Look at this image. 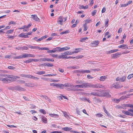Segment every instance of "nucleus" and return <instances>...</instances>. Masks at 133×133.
<instances>
[{"instance_id": "1", "label": "nucleus", "mask_w": 133, "mask_h": 133, "mask_svg": "<svg viewBox=\"0 0 133 133\" xmlns=\"http://www.w3.org/2000/svg\"><path fill=\"white\" fill-rule=\"evenodd\" d=\"M19 78V77L11 75H3L0 77V81H2L3 83H8L14 81L17 78Z\"/></svg>"}, {"instance_id": "2", "label": "nucleus", "mask_w": 133, "mask_h": 133, "mask_svg": "<svg viewBox=\"0 0 133 133\" xmlns=\"http://www.w3.org/2000/svg\"><path fill=\"white\" fill-rule=\"evenodd\" d=\"M127 78L126 76H123L121 77H118L116 78V81L121 82H125Z\"/></svg>"}, {"instance_id": "3", "label": "nucleus", "mask_w": 133, "mask_h": 133, "mask_svg": "<svg viewBox=\"0 0 133 133\" xmlns=\"http://www.w3.org/2000/svg\"><path fill=\"white\" fill-rule=\"evenodd\" d=\"M66 18H64L62 17H60L57 19L58 23L59 24L62 25L63 22L66 20Z\"/></svg>"}, {"instance_id": "4", "label": "nucleus", "mask_w": 133, "mask_h": 133, "mask_svg": "<svg viewBox=\"0 0 133 133\" xmlns=\"http://www.w3.org/2000/svg\"><path fill=\"white\" fill-rule=\"evenodd\" d=\"M99 43V42L98 41H95L92 42L90 44V45L92 47L97 46Z\"/></svg>"}, {"instance_id": "5", "label": "nucleus", "mask_w": 133, "mask_h": 133, "mask_svg": "<svg viewBox=\"0 0 133 133\" xmlns=\"http://www.w3.org/2000/svg\"><path fill=\"white\" fill-rule=\"evenodd\" d=\"M23 58H28L29 57H34L35 56L34 55L27 53H24L22 54Z\"/></svg>"}, {"instance_id": "6", "label": "nucleus", "mask_w": 133, "mask_h": 133, "mask_svg": "<svg viewBox=\"0 0 133 133\" xmlns=\"http://www.w3.org/2000/svg\"><path fill=\"white\" fill-rule=\"evenodd\" d=\"M102 85L99 84H97L95 85H93L91 84L90 87L94 88H101L102 87Z\"/></svg>"}, {"instance_id": "7", "label": "nucleus", "mask_w": 133, "mask_h": 133, "mask_svg": "<svg viewBox=\"0 0 133 133\" xmlns=\"http://www.w3.org/2000/svg\"><path fill=\"white\" fill-rule=\"evenodd\" d=\"M79 51H74L73 52H71L69 51H66L64 52L65 56L67 55H70L74 54V53H77Z\"/></svg>"}, {"instance_id": "8", "label": "nucleus", "mask_w": 133, "mask_h": 133, "mask_svg": "<svg viewBox=\"0 0 133 133\" xmlns=\"http://www.w3.org/2000/svg\"><path fill=\"white\" fill-rule=\"evenodd\" d=\"M79 100L81 101L85 102L86 101H87L89 103H91V101L89 100L88 98H87L86 97H83L82 98H79Z\"/></svg>"}, {"instance_id": "9", "label": "nucleus", "mask_w": 133, "mask_h": 133, "mask_svg": "<svg viewBox=\"0 0 133 133\" xmlns=\"http://www.w3.org/2000/svg\"><path fill=\"white\" fill-rule=\"evenodd\" d=\"M96 94H97V95L96 96H102V91L99 90H96L95 91Z\"/></svg>"}, {"instance_id": "10", "label": "nucleus", "mask_w": 133, "mask_h": 133, "mask_svg": "<svg viewBox=\"0 0 133 133\" xmlns=\"http://www.w3.org/2000/svg\"><path fill=\"white\" fill-rule=\"evenodd\" d=\"M67 59V56H65L64 53H62L61 54V55H58V59Z\"/></svg>"}, {"instance_id": "11", "label": "nucleus", "mask_w": 133, "mask_h": 133, "mask_svg": "<svg viewBox=\"0 0 133 133\" xmlns=\"http://www.w3.org/2000/svg\"><path fill=\"white\" fill-rule=\"evenodd\" d=\"M41 61L45 62L46 61H51L53 62L54 61V59H52L49 58H41Z\"/></svg>"}, {"instance_id": "12", "label": "nucleus", "mask_w": 133, "mask_h": 133, "mask_svg": "<svg viewBox=\"0 0 133 133\" xmlns=\"http://www.w3.org/2000/svg\"><path fill=\"white\" fill-rule=\"evenodd\" d=\"M65 86L66 87H70V88H68L67 90L68 91L72 90V88H73V85H71L70 84H65Z\"/></svg>"}, {"instance_id": "13", "label": "nucleus", "mask_w": 133, "mask_h": 133, "mask_svg": "<svg viewBox=\"0 0 133 133\" xmlns=\"http://www.w3.org/2000/svg\"><path fill=\"white\" fill-rule=\"evenodd\" d=\"M25 76L26 77L29 78H32L35 79H39V78H38L30 75H25Z\"/></svg>"}, {"instance_id": "14", "label": "nucleus", "mask_w": 133, "mask_h": 133, "mask_svg": "<svg viewBox=\"0 0 133 133\" xmlns=\"http://www.w3.org/2000/svg\"><path fill=\"white\" fill-rule=\"evenodd\" d=\"M31 17L35 21H38L39 20V18L37 17V16L36 15H31Z\"/></svg>"}, {"instance_id": "15", "label": "nucleus", "mask_w": 133, "mask_h": 133, "mask_svg": "<svg viewBox=\"0 0 133 133\" xmlns=\"http://www.w3.org/2000/svg\"><path fill=\"white\" fill-rule=\"evenodd\" d=\"M82 84L83 88H85L88 87H90L91 84L89 83H83Z\"/></svg>"}, {"instance_id": "16", "label": "nucleus", "mask_w": 133, "mask_h": 133, "mask_svg": "<svg viewBox=\"0 0 133 133\" xmlns=\"http://www.w3.org/2000/svg\"><path fill=\"white\" fill-rule=\"evenodd\" d=\"M119 48H122V49H128V47L127 45L126 44H122L118 47Z\"/></svg>"}, {"instance_id": "17", "label": "nucleus", "mask_w": 133, "mask_h": 133, "mask_svg": "<svg viewBox=\"0 0 133 133\" xmlns=\"http://www.w3.org/2000/svg\"><path fill=\"white\" fill-rule=\"evenodd\" d=\"M122 112L124 114L127 115H131L132 116V114L129 112L128 111L122 110Z\"/></svg>"}, {"instance_id": "18", "label": "nucleus", "mask_w": 133, "mask_h": 133, "mask_svg": "<svg viewBox=\"0 0 133 133\" xmlns=\"http://www.w3.org/2000/svg\"><path fill=\"white\" fill-rule=\"evenodd\" d=\"M112 87L116 88H118L119 87V84L117 83H116L115 84H112Z\"/></svg>"}, {"instance_id": "19", "label": "nucleus", "mask_w": 133, "mask_h": 133, "mask_svg": "<svg viewBox=\"0 0 133 133\" xmlns=\"http://www.w3.org/2000/svg\"><path fill=\"white\" fill-rule=\"evenodd\" d=\"M49 115L51 117L55 118H57L59 116L57 114H49Z\"/></svg>"}, {"instance_id": "20", "label": "nucleus", "mask_w": 133, "mask_h": 133, "mask_svg": "<svg viewBox=\"0 0 133 133\" xmlns=\"http://www.w3.org/2000/svg\"><path fill=\"white\" fill-rule=\"evenodd\" d=\"M107 78V76H101L100 77V78L99 79V80L100 81H104L105 79Z\"/></svg>"}, {"instance_id": "21", "label": "nucleus", "mask_w": 133, "mask_h": 133, "mask_svg": "<svg viewBox=\"0 0 133 133\" xmlns=\"http://www.w3.org/2000/svg\"><path fill=\"white\" fill-rule=\"evenodd\" d=\"M50 85L51 86H55L56 87H61V84H58L54 83L50 84Z\"/></svg>"}, {"instance_id": "22", "label": "nucleus", "mask_w": 133, "mask_h": 133, "mask_svg": "<svg viewBox=\"0 0 133 133\" xmlns=\"http://www.w3.org/2000/svg\"><path fill=\"white\" fill-rule=\"evenodd\" d=\"M62 51L65 50H67L70 49V48L68 46H65V47L61 48Z\"/></svg>"}, {"instance_id": "23", "label": "nucleus", "mask_w": 133, "mask_h": 133, "mask_svg": "<svg viewBox=\"0 0 133 133\" xmlns=\"http://www.w3.org/2000/svg\"><path fill=\"white\" fill-rule=\"evenodd\" d=\"M42 120L43 122H44L45 123H47L46 121L47 120V119L44 116H43L42 117Z\"/></svg>"}, {"instance_id": "24", "label": "nucleus", "mask_w": 133, "mask_h": 133, "mask_svg": "<svg viewBox=\"0 0 133 133\" xmlns=\"http://www.w3.org/2000/svg\"><path fill=\"white\" fill-rule=\"evenodd\" d=\"M102 96H106L108 97H111V95L108 92H105L103 94H102Z\"/></svg>"}, {"instance_id": "25", "label": "nucleus", "mask_w": 133, "mask_h": 133, "mask_svg": "<svg viewBox=\"0 0 133 133\" xmlns=\"http://www.w3.org/2000/svg\"><path fill=\"white\" fill-rule=\"evenodd\" d=\"M122 100V98H121L119 99L114 98L113 100L114 102L115 103H118L119 102L120 100Z\"/></svg>"}, {"instance_id": "26", "label": "nucleus", "mask_w": 133, "mask_h": 133, "mask_svg": "<svg viewBox=\"0 0 133 133\" xmlns=\"http://www.w3.org/2000/svg\"><path fill=\"white\" fill-rule=\"evenodd\" d=\"M44 65L45 66H49L50 67L53 66L52 64H49L48 63H44Z\"/></svg>"}, {"instance_id": "27", "label": "nucleus", "mask_w": 133, "mask_h": 133, "mask_svg": "<svg viewBox=\"0 0 133 133\" xmlns=\"http://www.w3.org/2000/svg\"><path fill=\"white\" fill-rule=\"evenodd\" d=\"M88 8V5H86L85 6H84L83 5H82L79 6V8L80 9H87Z\"/></svg>"}, {"instance_id": "28", "label": "nucleus", "mask_w": 133, "mask_h": 133, "mask_svg": "<svg viewBox=\"0 0 133 133\" xmlns=\"http://www.w3.org/2000/svg\"><path fill=\"white\" fill-rule=\"evenodd\" d=\"M82 84H80L78 85H73V88H83V87H82Z\"/></svg>"}, {"instance_id": "29", "label": "nucleus", "mask_w": 133, "mask_h": 133, "mask_svg": "<svg viewBox=\"0 0 133 133\" xmlns=\"http://www.w3.org/2000/svg\"><path fill=\"white\" fill-rule=\"evenodd\" d=\"M121 54L120 53L118 52H117L115 54H113L112 56V57L117 58L118 57V55H121Z\"/></svg>"}, {"instance_id": "30", "label": "nucleus", "mask_w": 133, "mask_h": 133, "mask_svg": "<svg viewBox=\"0 0 133 133\" xmlns=\"http://www.w3.org/2000/svg\"><path fill=\"white\" fill-rule=\"evenodd\" d=\"M28 47L29 48L32 49H38L39 48V47L37 46H32V45H29L28 46Z\"/></svg>"}, {"instance_id": "31", "label": "nucleus", "mask_w": 133, "mask_h": 133, "mask_svg": "<svg viewBox=\"0 0 133 133\" xmlns=\"http://www.w3.org/2000/svg\"><path fill=\"white\" fill-rule=\"evenodd\" d=\"M56 50V52H60L62 51L61 48L60 47H57L55 48Z\"/></svg>"}, {"instance_id": "32", "label": "nucleus", "mask_w": 133, "mask_h": 133, "mask_svg": "<svg viewBox=\"0 0 133 133\" xmlns=\"http://www.w3.org/2000/svg\"><path fill=\"white\" fill-rule=\"evenodd\" d=\"M45 73V72L44 71H38L36 73V74L39 75L44 74Z\"/></svg>"}, {"instance_id": "33", "label": "nucleus", "mask_w": 133, "mask_h": 133, "mask_svg": "<svg viewBox=\"0 0 133 133\" xmlns=\"http://www.w3.org/2000/svg\"><path fill=\"white\" fill-rule=\"evenodd\" d=\"M63 114L65 117L67 118H69V114L68 113L66 112H65L63 113Z\"/></svg>"}, {"instance_id": "34", "label": "nucleus", "mask_w": 133, "mask_h": 133, "mask_svg": "<svg viewBox=\"0 0 133 133\" xmlns=\"http://www.w3.org/2000/svg\"><path fill=\"white\" fill-rule=\"evenodd\" d=\"M51 55L54 58H57L58 59V55L57 54H52Z\"/></svg>"}, {"instance_id": "35", "label": "nucleus", "mask_w": 133, "mask_h": 133, "mask_svg": "<svg viewBox=\"0 0 133 133\" xmlns=\"http://www.w3.org/2000/svg\"><path fill=\"white\" fill-rule=\"evenodd\" d=\"M83 27H84V28L83 29V30L84 31H86L87 30L88 28L87 26V24H84L83 25Z\"/></svg>"}, {"instance_id": "36", "label": "nucleus", "mask_w": 133, "mask_h": 133, "mask_svg": "<svg viewBox=\"0 0 133 133\" xmlns=\"http://www.w3.org/2000/svg\"><path fill=\"white\" fill-rule=\"evenodd\" d=\"M72 128H70L68 127H65L63 128V129L65 131L70 130Z\"/></svg>"}, {"instance_id": "37", "label": "nucleus", "mask_w": 133, "mask_h": 133, "mask_svg": "<svg viewBox=\"0 0 133 133\" xmlns=\"http://www.w3.org/2000/svg\"><path fill=\"white\" fill-rule=\"evenodd\" d=\"M88 37L82 38L80 39V41L81 42H83L86 39H88Z\"/></svg>"}, {"instance_id": "38", "label": "nucleus", "mask_w": 133, "mask_h": 133, "mask_svg": "<svg viewBox=\"0 0 133 133\" xmlns=\"http://www.w3.org/2000/svg\"><path fill=\"white\" fill-rule=\"evenodd\" d=\"M69 31L68 30H66V31L62 32H61L60 33V35H63V34H66L68 33H69Z\"/></svg>"}, {"instance_id": "39", "label": "nucleus", "mask_w": 133, "mask_h": 133, "mask_svg": "<svg viewBox=\"0 0 133 133\" xmlns=\"http://www.w3.org/2000/svg\"><path fill=\"white\" fill-rule=\"evenodd\" d=\"M39 50H48L49 49L47 47H44V48H38Z\"/></svg>"}, {"instance_id": "40", "label": "nucleus", "mask_w": 133, "mask_h": 133, "mask_svg": "<svg viewBox=\"0 0 133 133\" xmlns=\"http://www.w3.org/2000/svg\"><path fill=\"white\" fill-rule=\"evenodd\" d=\"M39 111L41 113H42L43 114H45L46 113V111L44 109L40 110Z\"/></svg>"}, {"instance_id": "41", "label": "nucleus", "mask_w": 133, "mask_h": 133, "mask_svg": "<svg viewBox=\"0 0 133 133\" xmlns=\"http://www.w3.org/2000/svg\"><path fill=\"white\" fill-rule=\"evenodd\" d=\"M16 23L13 21H11L9 22L8 23V24L10 25L11 24H12L14 25H15L16 24Z\"/></svg>"}, {"instance_id": "42", "label": "nucleus", "mask_w": 133, "mask_h": 133, "mask_svg": "<svg viewBox=\"0 0 133 133\" xmlns=\"http://www.w3.org/2000/svg\"><path fill=\"white\" fill-rule=\"evenodd\" d=\"M14 30L13 29L9 30L6 32V33L7 34H11L13 32Z\"/></svg>"}, {"instance_id": "43", "label": "nucleus", "mask_w": 133, "mask_h": 133, "mask_svg": "<svg viewBox=\"0 0 133 133\" xmlns=\"http://www.w3.org/2000/svg\"><path fill=\"white\" fill-rule=\"evenodd\" d=\"M96 116L98 117H102L103 116V115L100 113H98L96 114Z\"/></svg>"}, {"instance_id": "44", "label": "nucleus", "mask_w": 133, "mask_h": 133, "mask_svg": "<svg viewBox=\"0 0 133 133\" xmlns=\"http://www.w3.org/2000/svg\"><path fill=\"white\" fill-rule=\"evenodd\" d=\"M108 22H109V20L108 19H107L105 20V26L107 27L108 25Z\"/></svg>"}, {"instance_id": "45", "label": "nucleus", "mask_w": 133, "mask_h": 133, "mask_svg": "<svg viewBox=\"0 0 133 133\" xmlns=\"http://www.w3.org/2000/svg\"><path fill=\"white\" fill-rule=\"evenodd\" d=\"M15 59H20L23 58L22 54L21 55L17 57H14Z\"/></svg>"}, {"instance_id": "46", "label": "nucleus", "mask_w": 133, "mask_h": 133, "mask_svg": "<svg viewBox=\"0 0 133 133\" xmlns=\"http://www.w3.org/2000/svg\"><path fill=\"white\" fill-rule=\"evenodd\" d=\"M24 62L25 63H30L32 62L31 59H30L29 60H26Z\"/></svg>"}, {"instance_id": "47", "label": "nucleus", "mask_w": 133, "mask_h": 133, "mask_svg": "<svg viewBox=\"0 0 133 133\" xmlns=\"http://www.w3.org/2000/svg\"><path fill=\"white\" fill-rule=\"evenodd\" d=\"M91 22V20L87 19L85 21V24H87V23Z\"/></svg>"}, {"instance_id": "48", "label": "nucleus", "mask_w": 133, "mask_h": 133, "mask_svg": "<svg viewBox=\"0 0 133 133\" xmlns=\"http://www.w3.org/2000/svg\"><path fill=\"white\" fill-rule=\"evenodd\" d=\"M133 77V74L129 75L128 76V78L130 79Z\"/></svg>"}, {"instance_id": "49", "label": "nucleus", "mask_w": 133, "mask_h": 133, "mask_svg": "<svg viewBox=\"0 0 133 133\" xmlns=\"http://www.w3.org/2000/svg\"><path fill=\"white\" fill-rule=\"evenodd\" d=\"M56 75V74H47V75H44V76H55Z\"/></svg>"}, {"instance_id": "50", "label": "nucleus", "mask_w": 133, "mask_h": 133, "mask_svg": "<svg viewBox=\"0 0 133 133\" xmlns=\"http://www.w3.org/2000/svg\"><path fill=\"white\" fill-rule=\"evenodd\" d=\"M77 71H78L82 73H85V70H77Z\"/></svg>"}, {"instance_id": "51", "label": "nucleus", "mask_w": 133, "mask_h": 133, "mask_svg": "<svg viewBox=\"0 0 133 133\" xmlns=\"http://www.w3.org/2000/svg\"><path fill=\"white\" fill-rule=\"evenodd\" d=\"M25 35V34L24 33H22L18 35V37H24Z\"/></svg>"}, {"instance_id": "52", "label": "nucleus", "mask_w": 133, "mask_h": 133, "mask_svg": "<svg viewBox=\"0 0 133 133\" xmlns=\"http://www.w3.org/2000/svg\"><path fill=\"white\" fill-rule=\"evenodd\" d=\"M23 48V47L18 46L16 48V49L18 50H23L24 49Z\"/></svg>"}, {"instance_id": "53", "label": "nucleus", "mask_w": 133, "mask_h": 133, "mask_svg": "<svg viewBox=\"0 0 133 133\" xmlns=\"http://www.w3.org/2000/svg\"><path fill=\"white\" fill-rule=\"evenodd\" d=\"M90 94L91 95H93L94 96H96V95H97V94H96L95 91H92L90 93Z\"/></svg>"}, {"instance_id": "54", "label": "nucleus", "mask_w": 133, "mask_h": 133, "mask_svg": "<svg viewBox=\"0 0 133 133\" xmlns=\"http://www.w3.org/2000/svg\"><path fill=\"white\" fill-rule=\"evenodd\" d=\"M76 113L78 115H80V112L79 110L78 109H76Z\"/></svg>"}, {"instance_id": "55", "label": "nucleus", "mask_w": 133, "mask_h": 133, "mask_svg": "<svg viewBox=\"0 0 133 133\" xmlns=\"http://www.w3.org/2000/svg\"><path fill=\"white\" fill-rule=\"evenodd\" d=\"M97 12V11L96 10H94L92 13L91 15L92 16H94L96 14V12Z\"/></svg>"}, {"instance_id": "56", "label": "nucleus", "mask_w": 133, "mask_h": 133, "mask_svg": "<svg viewBox=\"0 0 133 133\" xmlns=\"http://www.w3.org/2000/svg\"><path fill=\"white\" fill-rule=\"evenodd\" d=\"M7 126L9 128H12V127H14V128H16V127L14 125H7Z\"/></svg>"}, {"instance_id": "57", "label": "nucleus", "mask_w": 133, "mask_h": 133, "mask_svg": "<svg viewBox=\"0 0 133 133\" xmlns=\"http://www.w3.org/2000/svg\"><path fill=\"white\" fill-rule=\"evenodd\" d=\"M91 72V69H90V70H85V73H90V72Z\"/></svg>"}, {"instance_id": "58", "label": "nucleus", "mask_w": 133, "mask_h": 133, "mask_svg": "<svg viewBox=\"0 0 133 133\" xmlns=\"http://www.w3.org/2000/svg\"><path fill=\"white\" fill-rule=\"evenodd\" d=\"M8 68L9 69L13 70V69H14L15 68L13 66H8Z\"/></svg>"}, {"instance_id": "59", "label": "nucleus", "mask_w": 133, "mask_h": 133, "mask_svg": "<svg viewBox=\"0 0 133 133\" xmlns=\"http://www.w3.org/2000/svg\"><path fill=\"white\" fill-rule=\"evenodd\" d=\"M129 104H124L123 105V107H129Z\"/></svg>"}, {"instance_id": "60", "label": "nucleus", "mask_w": 133, "mask_h": 133, "mask_svg": "<svg viewBox=\"0 0 133 133\" xmlns=\"http://www.w3.org/2000/svg\"><path fill=\"white\" fill-rule=\"evenodd\" d=\"M75 50H77V51H79L78 52H79V51L82 50L83 49L82 48H76L75 49Z\"/></svg>"}, {"instance_id": "61", "label": "nucleus", "mask_w": 133, "mask_h": 133, "mask_svg": "<svg viewBox=\"0 0 133 133\" xmlns=\"http://www.w3.org/2000/svg\"><path fill=\"white\" fill-rule=\"evenodd\" d=\"M32 62V61H34V62H37L39 60L36 59H31Z\"/></svg>"}, {"instance_id": "62", "label": "nucleus", "mask_w": 133, "mask_h": 133, "mask_svg": "<svg viewBox=\"0 0 133 133\" xmlns=\"http://www.w3.org/2000/svg\"><path fill=\"white\" fill-rule=\"evenodd\" d=\"M106 11V9L104 7L102 10V13H103L105 12Z\"/></svg>"}, {"instance_id": "63", "label": "nucleus", "mask_w": 133, "mask_h": 133, "mask_svg": "<svg viewBox=\"0 0 133 133\" xmlns=\"http://www.w3.org/2000/svg\"><path fill=\"white\" fill-rule=\"evenodd\" d=\"M25 28L27 29L29 27H30V26H31V24H29L28 25H25Z\"/></svg>"}, {"instance_id": "64", "label": "nucleus", "mask_w": 133, "mask_h": 133, "mask_svg": "<svg viewBox=\"0 0 133 133\" xmlns=\"http://www.w3.org/2000/svg\"><path fill=\"white\" fill-rule=\"evenodd\" d=\"M23 98L26 101H28L29 100V98H27L25 96H24Z\"/></svg>"}]
</instances>
